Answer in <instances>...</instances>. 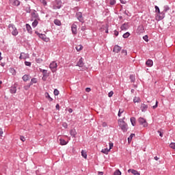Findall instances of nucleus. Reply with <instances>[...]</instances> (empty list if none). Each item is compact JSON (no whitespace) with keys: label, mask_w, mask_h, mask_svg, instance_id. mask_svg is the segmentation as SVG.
<instances>
[{"label":"nucleus","mask_w":175,"mask_h":175,"mask_svg":"<svg viewBox=\"0 0 175 175\" xmlns=\"http://www.w3.org/2000/svg\"><path fill=\"white\" fill-rule=\"evenodd\" d=\"M128 142H132V138L131 137H128Z\"/></svg>","instance_id":"63"},{"label":"nucleus","mask_w":175,"mask_h":175,"mask_svg":"<svg viewBox=\"0 0 175 175\" xmlns=\"http://www.w3.org/2000/svg\"><path fill=\"white\" fill-rule=\"evenodd\" d=\"M76 17L80 23H84V18L83 17V13H81V12H77Z\"/></svg>","instance_id":"7"},{"label":"nucleus","mask_w":175,"mask_h":175,"mask_svg":"<svg viewBox=\"0 0 175 175\" xmlns=\"http://www.w3.org/2000/svg\"><path fill=\"white\" fill-rule=\"evenodd\" d=\"M130 121L133 126H135L136 125V118L135 117L131 118Z\"/></svg>","instance_id":"25"},{"label":"nucleus","mask_w":175,"mask_h":175,"mask_svg":"<svg viewBox=\"0 0 175 175\" xmlns=\"http://www.w3.org/2000/svg\"><path fill=\"white\" fill-rule=\"evenodd\" d=\"M118 31H117V30H115L114 31V35H115V36H118Z\"/></svg>","instance_id":"58"},{"label":"nucleus","mask_w":175,"mask_h":175,"mask_svg":"<svg viewBox=\"0 0 175 175\" xmlns=\"http://www.w3.org/2000/svg\"><path fill=\"white\" fill-rule=\"evenodd\" d=\"M122 113H124V109H119V111H118V117H120L121 116V114H122Z\"/></svg>","instance_id":"44"},{"label":"nucleus","mask_w":175,"mask_h":175,"mask_svg":"<svg viewBox=\"0 0 175 175\" xmlns=\"http://www.w3.org/2000/svg\"><path fill=\"white\" fill-rule=\"evenodd\" d=\"M122 54H123L124 55H127L128 52H126V50L122 49Z\"/></svg>","instance_id":"47"},{"label":"nucleus","mask_w":175,"mask_h":175,"mask_svg":"<svg viewBox=\"0 0 175 175\" xmlns=\"http://www.w3.org/2000/svg\"><path fill=\"white\" fill-rule=\"evenodd\" d=\"M165 12H162L159 13V20H163V18H165Z\"/></svg>","instance_id":"23"},{"label":"nucleus","mask_w":175,"mask_h":175,"mask_svg":"<svg viewBox=\"0 0 175 175\" xmlns=\"http://www.w3.org/2000/svg\"><path fill=\"white\" fill-rule=\"evenodd\" d=\"M55 107L57 110H59V104H57Z\"/></svg>","instance_id":"60"},{"label":"nucleus","mask_w":175,"mask_h":175,"mask_svg":"<svg viewBox=\"0 0 175 175\" xmlns=\"http://www.w3.org/2000/svg\"><path fill=\"white\" fill-rule=\"evenodd\" d=\"M77 51H81L83 50V45L80 44L77 46H76Z\"/></svg>","instance_id":"33"},{"label":"nucleus","mask_w":175,"mask_h":175,"mask_svg":"<svg viewBox=\"0 0 175 175\" xmlns=\"http://www.w3.org/2000/svg\"><path fill=\"white\" fill-rule=\"evenodd\" d=\"M8 28L13 36H17V35H18V31H17V28H16V26H14V25L10 24L8 25Z\"/></svg>","instance_id":"1"},{"label":"nucleus","mask_w":175,"mask_h":175,"mask_svg":"<svg viewBox=\"0 0 175 175\" xmlns=\"http://www.w3.org/2000/svg\"><path fill=\"white\" fill-rule=\"evenodd\" d=\"M142 100H140V98L139 97H136L135 96L134 98H133V102L134 103H140Z\"/></svg>","instance_id":"27"},{"label":"nucleus","mask_w":175,"mask_h":175,"mask_svg":"<svg viewBox=\"0 0 175 175\" xmlns=\"http://www.w3.org/2000/svg\"><path fill=\"white\" fill-rule=\"evenodd\" d=\"M49 68L51 72H53V73H54L55 72H57V62H52L49 65Z\"/></svg>","instance_id":"4"},{"label":"nucleus","mask_w":175,"mask_h":175,"mask_svg":"<svg viewBox=\"0 0 175 175\" xmlns=\"http://www.w3.org/2000/svg\"><path fill=\"white\" fill-rule=\"evenodd\" d=\"M81 155L83 158L87 159V152L85 150H81Z\"/></svg>","instance_id":"32"},{"label":"nucleus","mask_w":175,"mask_h":175,"mask_svg":"<svg viewBox=\"0 0 175 175\" xmlns=\"http://www.w3.org/2000/svg\"><path fill=\"white\" fill-rule=\"evenodd\" d=\"M129 78H130V80H131V83H135V76L133 75H130Z\"/></svg>","instance_id":"36"},{"label":"nucleus","mask_w":175,"mask_h":175,"mask_svg":"<svg viewBox=\"0 0 175 175\" xmlns=\"http://www.w3.org/2000/svg\"><path fill=\"white\" fill-rule=\"evenodd\" d=\"M59 142H60L61 146H66V144H68V142H66V141H65V139H60Z\"/></svg>","instance_id":"28"},{"label":"nucleus","mask_w":175,"mask_h":175,"mask_svg":"<svg viewBox=\"0 0 175 175\" xmlns=\"http://www.w3.org/2000/svg\"><path fill=\"white\" fill-rule=\"evenodd\" d=\"M71 31L74 35H76V33H77V25H76V24H72L71 27Z\"/></svg>","instance_id":"10"},{"label":"nucleus","mask_w":175,"mask_h":175,"mask_svg":"<svg viewBox=\"0 0 175 175\" xmlns=\"http://www.w3.org/2000/svg\"><path fill=\"white\" fill-rule=\"evenodd\" d=\"M131 33H129V32H126L125 33L123 34V38L124 39H126L127 38H129Z\"/></svg>","instance_id":"34"},{"label":"nucleus","mask_w":175,"mask_h":175,"mask_svg":"<svg viewBox=\"0 0 175 175\" xmlns=\"http://www.w3.org/2000/svg\"><path fill=\"white\" fill-rule=\"evenodd\" d=\"M36 83H38V80H36V78H33L31 79L29 84L30 85H33V84H36Z\"/></svg>","instance_id":"29"},{"label":"nucleus","mask_w":175,"mask_h":175,"mask_svg":"<svg viewBox=\"0 0 175 175\" xmlns=\"http://www.w3.org/2000/svg\"><path fill=\"white\" fill-rule=\"evenodd\" d=\"M144 26H143L142 25H140L139 26H138L137 29V33H139V35H140V33H144Z\"/></svg>","instance_id":"8"},{"label":"nucleus","mask_w":175,"mask_h":175,"mask_svg":"<svg viewBox=\"0 0 175 175\" xmlns=\"http://www.w3.org/2000/svg\"><path fill=\"white\" fill-rule=\"evenodd\" d=\"M28 58V54L25 53H21L19 59H27Z\"/></svg>","instance_id":"14"},{"label":"nucleus","mask_w":175,"mask_h":175,"mask_svg":"<svg viewBox=\"0 0 175 175\" xmlns=\"http://www.w3.org/2000/svg\"><path fill=\"white\" fill-rule=\"evenodd\" d=\"M148 109V105H147L146 104H142L141 105L142 111H143V112L146 111Z\"/></svg>","instance_id":"16"},{"label":"nucleus","mask_w":175,"mask_h":175,"mask_svg":"<svg viewBox=\"0 0 175 175\" xmlns=\"http://www.w3.org/2000/svg\"><path fill=\"white\" fill-rule=\"evenodd\" d=\"M40 2H42V3H43V5H47V2L46 1V0H40Z\"/></svg>","instance_id":"51"},{"label":"nucleus","mask_w":175,"mask_h":175,"mask_svg":"<svg viewBox=\"0 0 175 175\" xmlns=\"http://www.w3.org/2000/svg\"><path fill=\"white\" fill-rule=\"evenodd\" d=\"M170 148H172L173 150H175V143L174 142H172L170 144Z\"/></svg>","instance_id":"40"},{"label":"nucleus","mask_w":175,"mask_h":175,"mask_svg":"<svg viewBox=\"0 0 175 175\" xmlns=\"http://www.w3.org/2000/svg\"><path fill=\"white\" fill-rule=\"evenodd\" d=\"M62 126L66 129V128H68V124L64 122V123H63Z\"/></svg>","instance_id":"52"},{"label":"nucleus","mask_w":175,"mask_h":175,"mask_svg":"<svg viewBox=\"0 0 175 175\" xmlns=\"http://www.w3.org/2000/svg\"><path fill=\"white\" fill-rule=\"evenodd\" d=\"M70 134L72 137H76V135H77V132H76L75 129H72L70 131Z\"/></svg>","instance_id":"21"},{"label":"nucleus","mask_w":175,"mask_h":175,"mask_svg":"<svg viewBox=\"0 0 175 175\" xmlns=\"http://www.w3.org/2000/svg\"><path fill=\"white\" fill-rule=\"evenodd\" d=\"M98 175H103V172H98Z\"/></svg>","instance_id":"62"},{"label":"nucleus","mask_w":175,"mask_h":175,"mask_svg":"<svg viewBox=\"0 0 175 175\" xmlns=\"http://www.w3.org/2000/svg\"><path fill=\"white\" fill-rule=\"evenodd\" d=\"M113 175H121V171H120V170H116L114 172Z\"/></svg>","instance_id":"39"},{"label":"nucleus","mask_w":175,"mask_h":175,"mask_svg":"<svg viewBox=\"0 0 175 175\" xmlns=\"http://www.w3.org/2000/svg\"><path fill=\"white\" fill-rule=\"evenodd\" d=\"M53 94L55 96L59 95V91L57 89H55L53 91Z\"/></svg>","instance_id":"37"},{"label":"nucleus","mask_w":175,"mask_h":175,"mask_svg":"<svg viewBox=\"0 0 175 175\" xmlns=\"http://www.w3.org/2000/svg\"><path fill=\"white\" fill-rule=\"evenodd\" d=\"M2 135H3V130L2 128H0V137L2 136Z\"/></svg>","instance_id":"54"},{"label":"nucleus","mask_w":175,"mask_h":175,"mask_svg":"<svg viewBox=\"0 0 175 175\" xmlns=\"http://www.w3.org/2000/svg\"><path fill=\"white\" fill-rule=\"evenodd\" d=\"M77 66H79V68H83L84 66V63L83 62V57H81L79 62L77 64Z\"/></svg>","instance_id":"15"},{"label":"nucleus","mask_w":175,"mask_h":175,"mask_svg":"<svg viewBox=\"0 0 175 175\" xmlns=\"http://www.w3.org/2000/svg\"><path fill=\"white\" fill-rule=\"evenodd\" d=\"M110 5H116V0H110L109 1Z\"/></svg>","instance_id":"50"},{"label":"nucleus","mask_w":175,"mask_h":175,"mask_svg":"<svg viewBox=\"0 0 175 175\" xmlns=\"http://www.w3.org/2000/svg\"><path fill=\"white\" fill-rule=\"evenodd\" d=\"M146 65H147V66H148L149 68H151V66H152V65H154V62H152V59H148L146 62Z\"/></svg>","instance_id":"19"},{"label":"nucleus","mask_w":175,"mask_h":175,"mask_svg":"<svg viewBox=\"0 0 175 175\" xmlns=\"http://www.w3.org/2000/svg\"><path fill=\"white\" fill-rule=\"evenodd\" d=\"M109 151H110V148H104L101 150V152H103V154H109Z\"/></svg>","instance_id":"31"},{"label":"nucleus","mask_w":175,"mask_h":175,"mask_svg":"<svg viewBox=\"0 0 175 175\" xmlns=\"http://www.w3.org/2000/svg\"><path fill=\"white\" fill-rule=\"evenodd\" d=\"M119 126L123 132L128 131V124L124 120H119Z\"/></svg>","instance_id":"2"},{"label":"nucleus","mask_w":175,"mask_h":175,"mask_svg":"<svg viewBox=\"0 0 175 175\" xmlns=\"http://www.w3.org/2000/svg\"><path fill=\"white\" fill-rule=\"evenodd\" d=\"M14 6H20V1L18 0H11Z\"/></svg>","instance_id":"22"},{"label":"nucleus","mask_w":175,"mask_h":175,"mask_svg":"<svg viewBox=\"0 0 175 175\" xmlns=\"http://www.w3.org/2000/svg\"><path fill=\"white\" fill-rule=\"evenodd\" d=\"M30 88H31V84L29 83V85L24 86V90H25L26 91H28V90H29Z\"/></svg>","instance_id":"43"},{"label":"nucleus","mask_w":175,"mask_h":175,"mask_svg":"<svg viewBox=\"0 0 175 175\" xmlns=\"http://www.w3.org/2000/svg\"><path fill=\"white\" fill-rule=\"evenodd\" d=\"M25 12L27 13H31V7H27L25 8Z\"/></svg>","instance_id":"45"},{"label":"nucleus","mask_w":175,"mask_h":175,"mask_svg":"<svg viewBox=\"0 0 175 175\" xmlns=\"http://www.w3.org/2000/svg\"><path fill=\"white\" fill-rule=\"evenodd\" d=\"M133 136H135V134L132 133V134H131L130 137H131V139H133Z\"/></svg>","instance_id":"64"},{"label":"nucleus","mask_w":175,"mask_h":175,"mask_svg":"<svg viewBox=\"0 0 175 175\" xmlns=\"http://www.w3.org/2000/svg\"><path fill=\"white\" fill-rule=\"evenodd\" d=\"M32 23V27L33 28H36L38 27V25L39 24V21H40V19H33Z\"/></svg>","instance_id":"13"},{"label":"nucleus","mask_w":175,"mask_h":175,"mask_svg":"<svg viewBox=\"0 0 175 175\" xmlns=\"http://www.w3.org/2000/svg\"><path fill=\"white\" fill-rule=\"evenodd\" d=\"M20 139L22 142H25V137L24 136H21Z\"/></svg>","instance_id":"55"},{"label":"nucleus","mask_w":175,"mask_h":175,"mask_svg":"<svg viewBox=\"0 0 175 175\" xmlns=\"http://www.w3.org/2000/svg\"><path fill=\"white\" fill-rule=\"evenodd\" d=\"M129 28V23H124L121 27L120 29L122 31H126V29H128Z\"/></svg>","instance_id":"12"},{"label":"nucleus","mask_w":175,"mask_h":175,"mask_svg":"<svg viewBox=\"0 0 175 175\" xmlns=\"http://www.w3.org/2000/svg\"><path fill=\"white\" fill-rule=\"evenodd\" d=\"M31 21H33V20H40V17H39V14H38V12L35 10H33V11L31 12Z\"/></svg>","instance_id":"3"},{"label":"nucleus","mask_w":175,"mask_h":175,"mask_svg":"<svg viewBox=\"0 0 175 175\" xmlns=\"http://www.w3.org/2000/svg\"><path fill=\"white\" fill-rule=\"evenodd\" d=\"M157 107H158V101H156V104L152 107V109H157Z\"/></svg>","instance_id":"53"},{"label":"nucleus","mask_w":175,"mask_h":175,"mask_svg":"<svg viewBox=\"0 0 175 175\" xmlns=\"http://www.w3.org/2000/svg\"><path fill=\"white\" fill-rule=\"evenodd\" d=\"M39 38L44 40V42H49V38H46V35L44 34H39Z\"/></svg>","instance_id":"18"},{"label":"nucleus","mask_w":175,"mask_h":175,"mask_svg":"<svg viewBox=\"0 0 175 175\" xmlns=\"http://www.w3.org/2000/svg\"><path fill=\"white\" fill-rule=\"evenodd\" d=\"M62 6V1L61 0H56L55 4L53 6V9H59Z\"/></svg>","instance_id":"5"},{"label":"nucleus","mask_w":175,"mask_h":175,"mask_svg":"<svg viewBox=\"0 0 175 175\" xmlns=\"http://www.w3.org/2000/svg\"><path fill=\"white\" fill-rule=\"evenodd\" d=\"M45 98H46V99H48L49 102H53V98L50 96V94H49V92L45 93Z\"/></svg>","instance_id":"24"},{"label":"nucleus","mask_w":175,"mask_h":175,"mask_svg":"<svg viewBox=\"0 0 175 175\" xmlns=\"http://www.w3.org/2000/svg\"><path fill=\"white\" fill-rule=\"evenodd\" d=\"M121 3H123V5H125L126 3V1L125 0H120Z\"/></svg>","instance_id":"59"},{"label":"nucleus","mask_w":175,"mask_h":175,"mask_svg":"<svg viewBox=\"0 0 175 175\" xmlns=\"http://www.w3.org/2000/svg\"><path fill=\"white\" fill-rule=\"evenodd\" d=\"M122 48L118 45H115L114 47H113V52L116 53V54H118V53H120V51H121V49Z\"/></svg>","instance_id":"9"},{"label":"nucleus","mask_w":175,"mask_h":175,"mask_svg":"<svg viewBox=\"0 0 175 175\" xmlns=\"http://www.w3.org/2000/svg\"><path fill=\"white\" fill-rule=\"evenodd\" d=\"M113 143H109V148H110V150H111V148H113Z\"/></svg>","instance_id":"61"},{"label":"nucleus","mask_w":175,"mask_h":175,"mask_svg":"<svg viewBox=\"0 0 175 175\" xmlns=\"http://www.w3.org/2000/svg\"><path fill=\"white\" fill-rule=\"evenodd\" d=\"M40 72L43 73V77H46V76H47V70L40 69Z\"/></svg>","instance_id":"35"},{"label":"nucleus","mask_w":175,"mask_h":175,"mask_svg":"<svg viewBox=\"0 0 175 175\" xmlns=\"http://www.w3.org/2000/svg\"><path fill=\"white\" fill-rule=\"evenodd\" d=\"M154 9H155L156 13H161V11L159 10V7H158L157 5L154 6Z\"/></svg>","instance_id":"41"},{"label":"nucleus","mask_w":175,"mask_h":175,"mask_svg":"<svg viewBox=\"0 0 175 175\" xmlns=\"http://www.w3.org/2000/svg\"><path fill=\"white\" fill-rule=\"evenodd\" d=\"M25 65L26 66H31V62H25Z\"/></svg>","instance_id":"48"},{"label":"nucleus","mask_w":175,"mask_h":175,"mask_svg":"<svg viewBox=\"0 0 175 175\" xmlns=\"http://www.w3.org/2000/svg\"><path fill=\"white\" fill-rule=\"evenodd\" d=\"M10 92L11 94H16V92H17V85H14L12 86L10 90Z\"/></svg>","instance_id":"11"},{"label":"nucleus","mask_w":175,"mask_h":175,"mask_svg":"<svg viewBox=\"0 0 175 175\" xmlns=\"http://www.w3.org/2000/svg\"><path fill=\"white\" fill-rule=\"evenodd\" d=\"M23 81H28V80H29V76L28 75H25L23 77H22Z\"/></svg>","instance_id":"30"},{"label":"nucleus","mask_w":175,"mask_h":175,"mask_svg":"<svg viewBox=\"0 0 175 175\" xmlns=\"http://www.w3.org/2000/svg\"><path fill=\"white\" fill-rule=\"evenodd\" d=\"M138 122L140 125H142L144 128L148 126L147 121L144 118H139Z\"/></svg>","instance_id":"6"},{"label":"nucleus","mask_w":175,"mask_h":175,"mask_svg":"<svg viewBox=\"0 0 175 175\" xmlns=\"http://www.w3.org/2000/svg\"><path fill=\"white\" fill-rule=\"evenodd\" d=\"M85 91H86V92H91V88H85Z\"/></svg>","instance_id":"57"},{"label":"nucleus","mask_w":175,"mask_h":175,"mask_svg":"<svg viewBox=\"0 0 175 175\" xmlns=\"http://www.w3.org/2000/svg\"><path fill=\"white\" fill-rule=\"evenodd\" d=\"M36 61L37 62V64H42V62H43V59L38 58V59H36Z\"/></svg>","instance_id":"42"},{"label":"nucleus","mask_w":175,"mask_h":175,"mask_svg":"<svg viewBox=\"0 0 175 175\" xmlns=\"http://www.w3.org/2000/svg\"><path fill=\"white\" fill-rule=\"evenodd\" d=\"M53 23H54L55 25H57L58 27H60V25H62L61 21H59L58 19H55Z\"/></svg>","instance_id":"26"},{"label":"nucleus","mask_w":175,"mask_h":175,"mask_svg":"<svg viewBox=\"0 0 175 175\" xmlns=\"http://www.w3.org/2000/svg\"><path fill=\"white\" fill-rule=\"evenodd\" d=\"M157 132H158V133H159V136H160L161 137H163V133L162 132H161V131H158Z\"/></svg>","instance_id":"56"},{"label":"nucleus","mask_w":175,"mask_h":175,"mask_svg":"<svg viewBox=\"0 0 175 175\" xmlns=\"http://www.w3.org/2000/svg\"><path fill=\"white\" fill-rule=\"evenodd\" d=\"M128 172L132 173V174H134V175H140V173H139V172H137V170H136L130 169L128 170Z\"/></svg>","instance_id":"17"},{"label":"nucleus","mask_w":175,"mask_h":175,"mask_svg":"<svg viewBox=\"0 0 175 175\" xmlns=\"http://www.w3.org/2000/svg\"><path fill=\"white\" fill-rule=\"evenodd\" d=\"M113 94H114V92L113 91H111V92H109L108 96L109 98H111V96H113Z\"/></svg>","instance_id":"49"},{"label":"nucleus","mask_w":175,"mask_h":175,"mask_svg":"<svg viewBox=\"0 0 175 175\" xmlns=\"http://www.w3.org/2000/svg\"><path fill=\"white\" fill-rule=\"evenodd\" d=\"M144 40H145V42H148V36L146 35L143 37Z\"/></svg>","instance_id":"46"},{"label":"nucleus","mask_w":175,"mask_h":175,"mask_svg":"<svg viewBox=\"0 0 175 175\" xmlns=\"http://www.w3.org/2000/svg\"><path fill=\"white\" fill-rule=\"evenodd\" d=\"M170 8H169V5H165L163 7V12L166 13V12H167V10H170Z\"/></svg>","instance_id":"38"},{"label":"nucleus","mask_w":175,"mask_h":175,"mask_svg":"<svg viewBox=\"0 0 175 175\" xmlns=\"http://www.w3.org/2000/svg\"><path fill=\"white\" fill-rule=\"evenodd\" d=\"M26 29L29 33H32V27L28 23L26 24Z\"/></svg>","instance_id":"20"}]
</instances>
